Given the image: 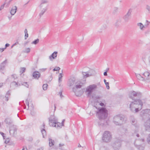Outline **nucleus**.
Returning a JSON list of instances; mask_svg holds the SVG:
<instances>
[{"label": "nucleus", "mask_w": 150, "mask_h": 150, "mask_svg": "<svg viewBox=\"0 0 150 150\" xmlns=\"http://www.w3.org/2000/svg\"><path fill=\"white\" fill-rule=\"evenodd\" d=\"M95 107L98 110L97 111V114L99 119L98 125L103 127L107 126L109 123V119L108 117V111L105 108H98L96 106Z\"/></svg>", "instance_id": "1"}, {"label": "nucleus", "mask_w": 150, "mask_h": 150, "mask_svg": "<svg viewBox=\"0 0 150 150\" xmlns=\"http://www.w3.org/2000/svg\"><path fill=\"white\" fill-rule=\"evenodd\" d=\"M67 85L69 87H73V91L75 95L77 96H80L82 93L81 90L79 91V93L76 90V89L80 88L82 86V83L80 81H78L75 78L72 77L69 79L67 81Z\"/></svg>", "instance_id": "2"}, {"label": "nucleus", "mask_w": 150, "mask_h": 150, "mask_svg": "<svg viewBox=\"0 0 150 150\" xmlns=\"http://www.w3.org/2000/svg\"><path fill=\"white\" fill-rule=\"evenodd\" d=\"M144 102L140 99L135 100L130 103L129 108L131 111L134 112H137L141 110Z\"/></svg>", "instance_id": "3"}, {"label": "nucleus", "mask_w": 150, "mask_h": 150, "mask_svg": "<svg viewBox=\"0 0 150 150\" xmlns=\"http://www.w3.org/2000/svg\"><path fill=\"white\" fill-rule=\"evenodd\" d=\"M48 2V1L47 0H41L40 4L39 5L41 10V12L39 13L40 17H41L47 11V4Z\"/></svg>", "instance_id": "4"}, {"label": "nucleus", "mask_w": 150, "mask_h": 150, "mask_svg": "<svg viewBox=\"0 0 150 150\" xmlns=\"http://www.w3.org/2000/svg\"><path fill=\"white\" fill-rule=\"evenodd\" d=\"M49 119V124L50 126L59 128L62 126V124L57 122V119L53 116H51Z\"/></svg>", "instance_id": "5"}, {"label": "nucleus", "mask_w": 150, "mask_h": 150, "mask_svg": "<svg viewBox=\"0 0 150 150\" xmlns=\"http://www.w3.org/2000/svg\"><path fill=\"white\" fill-rule=\"evenodd\" d=\"M113 122L116 125H121L125 122V120L123 116L117 115L113 118Z\"/></svg>", "instance_id": "6"}, {"label": "nucleus", "mask_w": 150, "mask_h": 150, "mask_svg": "<svg viewBox=\"0 0 150 150\" xmlns=\"http://www.w3.org/2000/svg\"><path fill=\"white\" fill-rule=\"evenodd\" d=\"M112 139V135L110 132L106 131L104 132L102 137V140L103 142L109 143L111 141Z\"/></svg>", "instance_id": "7"}, {"label": "nucleus", "mask_w": 150, "mask_h": 150, "mask_svg": "<svg viewBox=\"0 0 150 150\" xmlns=\"http://www.w3.org/2000/svg\"><path fill=\"white\" fill-rule=\"evenodd\" d=\"M97 88V86L95 84L91 85L87 87L86 88V92L87 96L89 97L90 96L92 92Z\"/></svg>", "instance_id": "8"}, {"label": "nucleus", "mask_w": 150, "mask_h": 150, "mask_svg": "<svg viewBox=\"0 0 150 150\" xmlns=\"http://www.w3.org/2000/svg\"><path fill=\"white\" fill-rule=\"evenodd\" d=\"M142 96V94L139 92H136L135 91H131L129 92V96L130 98L134 100L135 97H139Z\"/></svg>", "instance_id": "9"}, {"label": "nucleus", "mask_w": 150, "mask_h": 150, "mask_svg": "<svg viewBox=\"0 0 150 150\" xmlns=\"http://www.w3.org/2000/svg\"><path fill=\"white\" fill-rule=\"evenodd\" d=\"M144 139H142L140 140H137L134 142V145L139 150H143L144 148L143 146H141L140 144L143 143Z\"/></svg>", "instance_id": "10"}, {"label": "nucleus", "mask_w": 150, "mask_h": 150, "mask_svg": "<svg viewBox=\"0 0 150 150\" xmlns=\"http://www.w3.org/2000/svg\"><path fill=\"white\" fill-rule=\"evenodd\" d=\"M132 10L129 9L127 13L123 17V19L125 22H127L129 21L131 17Z\"/></svg>", "instance_id": "11"}, {"label": "nucleus", "mask_w": 150, "mask_h": 150, "mask_svg": "<svg viewBox=\"0 0 150 150\" xmlns=\"http://www.w3.org/2000/svg\"><path fill=\"white\" fill-rule=\"evenodd\" d=\"M144 81L149 82H150V73L148 71H145L143 74Z\"/></svg>", "instance_id": "12"}, {"label": "nucleus", "mask_w": 150, "mask_h": 150, "mask_svg": "<svg viewBox=\"0 0 150 150\" xmlns=\"http://www.w3.org/2000/svg\"><path fill=\"white\" fill-rule=\"evenodd\" d=\"M93 72L94 71L93 70H90L87 72H82V73L84 78H87L93 75L94 74Z\"/></svg>", "instance_id": "13"}, {"label": "nucleus", "mask_w": 150, "mask_h": 150, "mask_svg": "<svg viewBox=\"0 0 150 150\" xmlns=\"http://www.w3.org/2000/svg\"><path fill=\"white\" fill-rule=\"evenodd\" d=\"M112 146L115 150H117L121 146L120 142L118 140H117L112 144Z\"/></svg>", "instance_id": "14"}, {"label": "nucleus", "mask_w": 150, "mask_h": 150, "mask_svg": "<svg viewBox=\"0 0 150 150\" xmlns=\"http://www.w3.org/2000/svg\"><path fill=\"white\" fill-rule=\"evenodd\" d=\"M17 129L16 127L15 126H13L10 128L9 132L11 135L12 136H14L17 134Z\"/></svg>", "instance_id": "15"}, {"label": "nucleus", "mask_w": 150, "mask_h": 150, "mask_svg": "<svg viewBox=\"0 0 150 150\" xmlns=\"http://www.w3.org/2000/svg\"><path fill=\"white\" fill-rule=\"evenodd\" d=\"M144 126L145 130L148 132H150V119L148 120L145 123Z\"/></svg>", "instance_id": "16"}, {"label": "nucleus", "mask_w": 150, "mask_h": 150, "mask_svg": "<svg viewBox=\"0 0 150 150\" xmlns=\"http://www.w3.org/2000/svg\"><path fill=\"white\" fill-rule=\"evenodd\" d=\"M130 120L132 124L135 126L136 128H138L139 127V126L137 124L136 120L134 119L133 116H131Z\"/></svg>", "instance_id": "17"}, {"label": "nucleus", "mask_w": 150, "mask_h": 150, "mask_svg": "<svg viewBox=\"0 0 150 150\" xmlns=\"http://www.w3.org/2000/svg\"><path fill=\"white\" fill-rule=\"evenodd\" d=\"M57 52H54L49 57V58L51 61H52L53 59H55L57 56Z\"/></svg>", "instance_id": "18"}, {"label": "nucleus", "mask_w": 150, "mask_h": 150, "mask_svg": "<svg viewBox=\"0 0 150 150\" xmlns=\"http://www.w3.org/2000/svg\"><path fill=\"white\" fill-rule=\"evenodd\" d=\"M17 9V8L16 6H12L10 12L11 15L13 16L15 14L16 12Z\"/></svg>", "instance_id": "19"}, {"label": "nucleus", "mask_w": 150, "mask_h": 150, "mask_svg": "<svg viewBox=\"0 0 150 150\" xmlns=\"http://www.w3.org/2000/svg\"><path fill=\"white\" fill-rule=\"evenodd\" d=\"M40 73L37 71L34 72L33 74V77L35 79H38L40 77Z\"/></svg>", "instance_id": "20"}, {"label": "nucleus", "mask_w": 150, "mask_h": 150, "mask_svg": "<svg viewBox=\"0 0 150 150\" xmlns=\"http://www.w3.org/2000/svg\"><path fill=\"white\" fill-rule=\"evenodd\" d=\"M137 25L141 30H144L145 28V25H143L141 23H137Z\"/></svg>", "instance_id": "21"}, {"label": "nucleus", "mask_w": 150, "mask_h": 150, "mask_svg": "<svg viewBox=\"0 0 150 150\" xmlns=\"http://www.w3.org/2000/svg\"><path fill=\"white\" fill-rule=\"evenodd\" d=\"M6 62V60H5L0 65V71L3 70L4 69Z\"/></svg>", "instance_id": "22"}, {"label": "nucleus", "mask_w": 150, "mask_h": 150, "mask_svg": "<svg viewBox=\"0 0 150 150\" xmlns=\"http://www.w3.org/2000/svg\"><path fill=\"white\" fill-rule=\"evenodd\" d=\"M8 125H11L12 123V121L9 118H6L4 121Z\"/></svg>", "instance_id": "23"}, {"label": "nucleus", "mask_w": 150, "mask_h": 150, "mask_svg": "<svg viewBox=\"0 0 150 150\" xmlns=\"http://www.w3.org/2000/svg\"><path fill=\"white\" fill-rule=\"evenodd\" d=\"M135 75L137 78L139 80L144 81V76H142L140 74H135Z\"/></svg>", "instance_id": "24"}, {"label": "nucleus", "mask_w": 150, "mask_h": 150, "mask_svg": "<svg viewBox=\"0 0 150 150\" xmlns=\"http://www.w3.org/2000/svg\"><path fill=\"white\" fill-rule=\"evenodd\" d=\"M10 95V92L9 91H8L5 96L6 99L5 100L6 101H8V98Z\"/></svg>", "instance_id": "25"}, {"label": "nucleus", "mask_w": 150, "mask_h": 150, "mask_svg": "<svg viewBox=\"0 0 150 150\" xmlns=\"http://www.w3.org/2000/svg\"><path fill=\"white\" fill-rule=\"evenodd\" d=\"M49 145L50 147L54 145V141L51 139H49Z\"/></svg>", "instance_id": "26"}, {"label": "nucleus", "mask_w": 150, "mask_h": 150, "mask_svg": "<svg viewBox=\"0 0 150 150\" xmlns=\"http://www.w3.org/2000/svg\"><path fill=\"white\" fill-rule=\"evenodd\" d=\"M11 84L15 86V87H17L20 86V84L16 81H13L11 83Z\"/></svg>", "instance_id": "27"}, {"label": "nucleus", "mask_w": 150, "mask_h": 150, "mask_svg": "<svg viewBox=\"0 0 150 150\" xmlns=\"http://www.w3.org/2000/svg\"><path fill=\"white\" fill-rule=\"evenodd\" d=\"M41 132L43 136V137H44L46 135V131L45 129H41Z\"/></svg>", "instance_id": "28"}, {"label": "nucleus", "mask_w": 150, "mask_h": 150, "mask_svg": "<svg viewBox=\"0 0 150 150\" xmlns=\"http://www.w3.org/2000/svg\"><path fill=\"white\" fill-rule=\"evenodd\" d=\"M118 10L119 8L118 7H115L113 8V12L114 13H115L118 11Z\"/></svg>", "instance_id": "29"}, {"label": "nucleus", "mask_w": 150, "mask_h": 150, "mask_svg": "<svg viewBox=\"0 0 150 150\" xmlns=\"http://www.w3.org/2000/svg\"><path fill=\"white\" fill-rule=\"evenodd\" d=\"M63 76L62 74V73L59 74V82H61L62 81V78Z\"/></svg>", "instance_id": "30"}, {"label": "nucleus", "mask_w": 150, "mask_h": 150, "mask_svg": "<svg viewBox=\"0 0 150 150\" xmlns=\"http://www.w3.org/2000/svg\"><path fill=\"white\" fill-rule=\"evenodd\" d=\"M39 39H37L35 40L34 41L32 42L31 44L36 45L39 42Z\"/></svg>", "instance_id": "31"}, {"label": "nucleus", "mask_w": 150, "mask_h": 150, "mask_svg": "<svg viewBox=\"0 0 150 150\" xmlns=\"http://www.w3.org/2000/svg\"><path fill=\"white\" fill-rule=\"evenodd\" d=\"M47 84H44L43 85V88L44 90H46L47 89Z\"/></svg>", "instance_id": "32"}, {"label": "nucleus", "mask_w": 150, "mask_h": 150, "mask_svg": "<svg viewBox=\"0 0 150 150\" xmlns=\"http://www.w3.org/2000/svg\"><path fill=\"white\" fill-rule=\"evenodd\" d=\"M30 51V49L29 48H27L25 49V51H24V52L26 53H28Z\"/></svg>", "instance_id": "33"}, {"label": "nucleus", "mask_w": 150, "mask_h": 150, "mask_svg": "<svg viewBox=\"0 0 150 150\" xmlns=\"http://www.w3.org/2000/svg\"><path fill=\"white\" fill-rule=\"evenodd\" d=\"M146 9L149 12H150V6L147 5L146 6Z\"/></svg>", "instance_id": "34"}, {"label": "nucleus", "mask_w": 150, "mask_h": 150, "mask_svg": "<svg viewBox=\"0 0 150 150\" xmlns=\"http://www.w3.org/2000/svg\"><path fill=\"white\" fill-rule=\"evenodd\" d=\"M22 85H24L27 88H28L29 86L27 84V82H23L22 84Z\"/></svg>", "instance_id": "35"}, {"label": "nucleus", "mask_w": 150, "mask_h": 150, "mask_svg": "<svg viewBox=\"0 0 150 150\" xmlns=\"http://www.w3.org/2000/svg\"><path fill=\"white\" fill-rule=\"evenodd\" d=\"M60 69V68L59 67H56L53 69V71H57L59 70Z\"/></svg>", "instance_id": "36"}, {"label": "nucleus", "mask_w": 150, "mask_h": 150, "mask_svg": "<svg viewBox=\"0 0 150 150\" xmlns=\"http://www.w3.org/2000/svg\"><path fill=\"white\" fill-rule=\"evenodd\" d=\"M25 68L24 67H23L21 68V70L20 71V72L21 73H23L25 71Z\"/></svg>", "instance_id": "37"}, {"label": "nucleus", "mask_w": 150, "mask_h": 150, "mask_svg": "<svg viewBox=\"0 0 150 150\" xmlns=\"http://www.w3.org/2000/svg\"><path fill=\"white\" fill-rule=\"evenodd\" d=\"M11 76L14 79H15L17 78V76L16 74H13Z\"/></svg>", "instance_id": "38"}, {"label": "nucleus", "mask_w": 150, "mask_h": 150, "mask_svg": "<svg viewBox=\"0 0 150 150\" xmlns=\"http://www.w3.org/2000/svg\"><path fill=\"white\" fill-rule=\"evenodd\" d=\"M150 22L147 20L146 21V24L145 25V27H147L149 24Z\"/></svg>", "instance_id": "39"}, {"label": "nucleus", "mask_w": 150, "mask_h": 150, "mask_svg": "<svg viewBox=\"0 0 150 150\" xmlns=\"http://www.w3.org/2000/svg\"><path fill=\"white\" fill-rule=\"evenodd\" d=\"M105 85L106 86V87L108 89H109L110 87L109 86V83L108 82L106 83H105Z\"/></svg>", "instance_id": "40"}, {"label": "nucleus", "mask_w": 150, "mask_h": 150, "mask_svg": "<svg viewBox=\"0 0 150 150\" xmlns=\"http://www.w3.org/2000/svg\"><path fill=\"white\" fill-rule=\"evenodd\" d=\"M147 141L149 144H150V134H149L148 137L147 138Z\"/></svg>", "instance_id": "41"}, {"label": "nucleus", "mask_w": 150, "mask_h": 150, "mask_svg": "<svg viewBox=\"0 0 150 150\" xmlns=\"http://www.w3.org/2000/svg\"><path fill=\"white\" fill-rule=\"evenodd\" d=\"M102 29L104 30L106 29L107 28V26L106 25H103L102 26Z\"/></svg>", "instance_id": "42"}, {"label": "nucleus", "mask_w": 150, "mask_h": 150, "mask_svg": "<svg viewBox=\"0 0 150 150\" xmlns=\"http://www.w3.org/2000/svg\"><path fill=\"white\" fill-rule=\"evenodd\" d=\"M58 95L60 96L61 98L63 97V96L62 95V91H61L59 93Z\"/></svg>", "instance_id": "43"}, {"label": "nucleus", "mask_w": 150, "mask_h": 150, "mask_svg": "<svg viewBox=\"0 0 150 150\" xmlns=\"http://www.w3.org/2000/svg\"><path fill=\"white\" fill-rule=\"evenodd\" d=\"M6 3L5 2L3 5H2L1 6V7H0V10H2V9H3L4 7V6L5 5V4H6Z\"/></svg>", "instance_id": "44"}, {"label": "nucleus", "mask_w": 150, "mask_h": 150, "mask_svg": "<svg viewBox=\"0 0 150 150\" xmlns=\"http://www.w3.org/2000/svg\"><path fill=\"white\" fill-rule=\"evenodd\" d=\"M25 104H26V105H27L28 106V108L29 107V102L28 100V99H26L25 101Z\"/></svg>", "instance_id": "45"}, {"label": "nucleus", "mask_w": 150, "mask_h": 150, "mask_svg": "<svg viewBox=\"0 0 150 150\" xmlns=\"http://www.w3.org/2000/svg\"><path fill=\"white\" fill-rule=\"evenodd\" d=\"M9 139H6L5 141L4 142L6 144H7L8 143H9Z\"/></svg>", "instance_id": "46"}, {"label": "nucleus", "mask_w": 150, "mask_h": 150, "mask_svg": "<svg viewBox=\"0 0 150 150\" xmlns=\"http://www.w3.org/2000/svg\"><path fill=\"white\" fill-rule=\"evenodd\" d=\"M28 33H26L25 34V40L27 39V38L28 37Z\"/></svg>", "instance_id": "47"}, {"label": "nucleus", "mask_w": 150, "mask_h": 150, "mask_svg": "<svg viewBox=\"0 0 150 150\" xmlns=\"http://www.w3.org/2000/svg\"><path fill=\"white\" fill-rule=\"evenodd\" d=\"M46 69V68L42 69H40V71H41L43 72V71H45Z\"/></svg>", "instance_id": "48"}, {"label": "nucleus", "mask_w": 150, "mask_h": 150, "mask_svg": "<svg viewBox=\"0 0 150 150\" xmlns=\"http://www.w3.org/2000/svg\"><path fill=\"white\" fill-rule=\"evenodd\" d=\"M10 45L9 44H8V43H6V44L5 45V47L4 48H5V49H6V48L8 47H9Z\"/></svg>", "instance_id": "49"}, {"label": "nucleus", "mask_w": 150, "mask_h": 150, "mask_svg": "<svg viewBox=\"0 0 150 150\" xmlns=\"http://www.w3.org/2000/svg\"><path fill=\"white\" fill-rule=\"evenodd\" d=\"M5 49L4 48H0V52H2Z\"/></svg>", "instance_id": "50"}, {"label": "nucleus", "mask_w": 150, "mask_h": 150, "mask_svg": "<svg viewBox=\"0 0 150 150\" xmlns=\"http://www.w3.org/2000/svg\"><path fill=\"white\" fill-rule=\"evenodd\" d=\"M45 126V124L43 123V124L42 126L41 127V129H44Z\"/></svg>", "instance_id": "51"}, {"label": "nucleus", "mask_w": 150, "mask_h": 150, "mask_svg": "<svg viewBox=\"0 0 150 150\" xmlns=\"http://www.w3.org/2000/svg\"><path fill=\"white\" fill-rule=\"evenodd\" d=\"M0 133L3 136V138L4 139H5V136L4 135V134L2 132H0Z\"/></svg>", "instance_id": "52"}, {"label": "nucleus", "mask_w": 150, "mask_h": 150, "mask_svg": "<svg viewBox=\"0 0 150 150\" xmlns=\"http://www.w3.org/2000/svg\"><path fill=\"white\" fill-rule=\"evenodd\" d=\"M13 0H10L9 2L7 3V4L6 5V6L7 7H8L9 5L10 4L11 1Z\"/></svg>", "instance_id": "53"}, {"label": "nucleus", "mask_w": 150, "mask_h": 150, "mask_svg": "<svg viewBox=\"0 0 150 150\" xmlns=\"http://www.w3.org/2000/svg\"><path fill=\"white\" fill-rule=\"evenodd\" d=\"M99 104V105H100L101 106H103L104 105V104L103 103H98Z\"/></svg>", "instance_id": "54"}, {"label": "nucleus", "mask_w": 150, "mask_h": 150, "mask_svg": "<svg viewBox=\"0 0 150 150\" xmlns=\"http://www.w3.org/2000/svg\"><path fill=\"white\" fill-rule=\"evenodd\" d=\"M22 150H28L27 147L25 146H24Z\"/></svg>", "instance_id": "55"}, {"label": "nucleus", "mask_w": 150, "mask_h": 150, "mask_svg": "<svg viewBox=\"0 0 150 150\" xmlns=\"http://www.w3.org/2000/svg\"><path fill=\"white\" fill-rule=\"evenodd\" d=\"M104 75L105 76H107V71H105L104 72Z\"/></svg>", "instance_id": "56"}, {"label": "nucleus", "mask_w": 150, "mask_h": 150, "mask_svg": "<svg viewBox=\"0 0 150 150\" xmlns=\"http://www.w3.org/2000/svg\"><path fill=\"white\" fill-rule=\"evenodd\" d=\"M18 44V42H17L15 43L14 44H13V46H14Z\"/></svg>", "instance_id": "57"}, {"label": "nucleus", "mask_w": 150, "mask_h": 150, "mask_svg": "<svg viewBox=\"0 0 150 150\" xmlns=\"http://www.w3.org/2000/svg\"><path fill=\"white\" fill-rule=\"evenodd\" d=\"M64 120H63L62 121V123H61V124H62V126H64Z\"/></svg>", "instance_id": "58"}, {"label": "nucleus", "mask_w": 150, "mask_h": 150, "mask_svg": "<svg viewBox=\"0 0 150 150\" xmlns=\"http://www.w3.org/2000/svg\"><path fill=\"white\" fill-rule=\"evenodd\" d=\"M24 32H25V34L28 33V31H27V30L26 29H25Z\"/></svg>", "instance_id": "59"}, {"label": "nucleus", "mask_w": 150, "mask_h": 150, "mask_svg": "<svg viewBox=\"0 0 150 150\" xmlns=\"http://www.w3.org/2000/svg\"><path fill=\"white\" fill-rule=\"evenodd\" d=\"M12 16L11 15V16L10 17L9 16H8V19L9 20H11V18L12 17Z\"/></svg>", "instance_id": "60"}, {"label": "nucleus", "mask_w": 150, "mask_h": 150, "mask_svg": "<svg viewBox=\"0 0 150 150\" xmlns=\"http://www.w3.org/2000/svg\"><path fill=\"white\" fill-rule=\"evenodd\" d=\"M64 145V144H59V146H63Z\"/></svg>", "instance_id": "61"}, {"label": "nucleus", "mask_w": 150, "mask_h": 150, "mask_svg": "<svg viewBox=\"0 0 150 150\" xmlns=\"http://www.w3.org/2000/svg\"><path fill=\"white\" fill-rule=\"evenodd\" d=\"M3 85V83H0V88Z\"/></svg>", "instance_id": "62"}, {"label": "nucleus", "mask_w": 150, "mask_h": 150, "mask_svg": "<svg viewBox=\"0 0 150 150\" xmlns=\"http://www.w3.org/2000/svg\"><path fill=\"white\" fill-rule=\"evenodd\" d=\"M38 150H43V148L41 147L40 148L38 149Z\"/></svg>", "instance_id": "63"}, {"label": "nucleus", "mask_w": 150, "mask_h": 150, "mask_svg": "<svg viewBox=\"0 0 150 150\" xmlns=\"http://www.w3.org/2000/svg\"><path fill=\"white\" fill-rule=\"evenodd\" d=\"M149 64H150V56H149Z\"/></svg>", "instance_id": "64"}]
</instances>
